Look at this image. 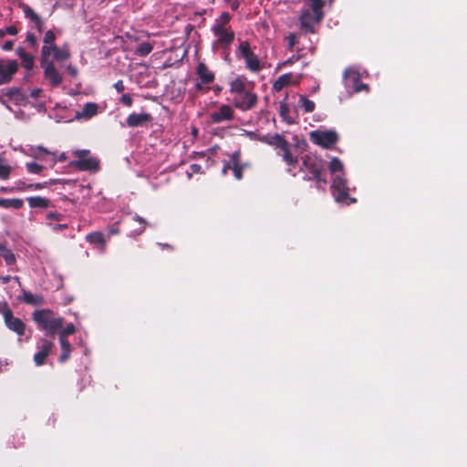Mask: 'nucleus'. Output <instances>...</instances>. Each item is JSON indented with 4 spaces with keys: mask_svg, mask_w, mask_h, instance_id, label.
<instances>
[{
    "mask_svg": "<svg viewBox=\"0 0 467 467\" xmlns=\"http://www.w3.org/2000/svg\"><path fill=\"white\" fill-rule=\"evenodd\" d=\"M25 44H26L27 47H31L34 50H36V47H37V38H36V36L33 33L28 32L26 34Z\"/></svg>",
    "mask_w": 467,
    "mask_h": 467,
    "instance_id": "f704fd0d",
    "label": "nucleus"
},
{
    "mask_svg": "<svg viewBox=\"0 0 467 467\" xmlns=\"http://www.w3.org/2000/svg\"><path fill=\"white\" fill-rule=\"evenodd\" d=\"M33 61L34 60H24V67L26 68V69H30L32 67H33Z\"/></svg>",
    "mask_w": 467,
    "mask_h": 467,
    "instance_id": "6e6d98bb",
    "label": "nucleus"
},
{
    "mask_svg": "<svg viewBox=\"0 0 467 467\" xmlns=\"http://www.w3.org/2000/svg\"><path fill=\"white\" fill-rule=\"evenodd\" d=\"M44 187V184L42 183H36V184H30L27 186V188L34 189V190H39Z\"/></svg>",
    "mask_w": 467,
    "mask_h": 467,
    "instance_id": "864d4df0",
    "label": "nucleus"
},
{
    "mask_svg": "<svg viewBox=\"0 0 467 467\" xmlns=\"http://www.w3.org/2000/svg\"><path fill=\"white\" fill-rule=\"evenodd\" d=\"M47 217L50 218V219H57L58 217V214L55 213H49L47 214Z\"/></svg>",
    "mask_w": 467,
    "mask_h": 467,
    "instance_id": "bf43d9fd",
    "label": "nucleus"
},
{
    "mask_svg": "<svg viewBox=\"0 0 467 467\" xmlns=\"http://www.w3.org/2000/svg\"><path fill=\"white\" fill-rule=\"evenodd\" d=\"M239 50L244 58H251L250 56H252L253 53L247 42H240Z\"/></svg>",
    "mask_w": 467,
    "mask_h": 467,
    "instance_id": "4c0bfd02",
    "label": "nucleus"
},
{
    "mask_svg": "<svg viewBox=\"0 0 467 467\" xmlns=\"http://www.w3.org/2000/svg\"><path fill=\"white\" fill-rule=\"evenodd\" d=\"M312 142L323 148H330L337 141V134L334 130H314L309 133Z\"/></svg>",
    "mask_w": 467,
    "mask_h": 467,
    "instance_id": "39448f33",
    "label": "nucleus"
},
{
    "mask_svg": "<svg viewBox=\"0 0 467 467\" xmlns=\"http://www.w3.org/2000/svg\"><path fill=\"white\" fill-rule=\"evenodd\" d=\"M56 40V35L52 30H48L46 32L44 36L43 41H49V42H55Z\"/></svg>",
    "mask_w": 467,
    "mask_h": 467,
    "instance_id": "37998d69",
    "label": "nucleus"
},
{
    "mask_svg": "<svg viewBox=\"0 0 467 467\" xmlns=\"http://www.w3.org/2000/svg\"><path fill=\"white\" fill-rule=\"evenodd\" d=\"M212 30L215 36L213 47L215 50H222L221 56L228 58L230 56V46L234 41V33L229 31L226 27H221V26H213Z\"/></svg>",
    "mask_w": 467,
    "mask_h": 467,
    "instance_id": "7ed1b4c3",
    "label": "nucleus"
},
{
    "mask_svg": "<svg viewBox=\"0 0 467 467\" xmlns=\"http://www.w3.org/2000/svg\"><path fill=\"white\" fill-rule=\"evenodd\" d=\"M344 78L354 82L353 88L356 92H360L363 89L368 90V85L358 82V75L355 69L347 68L344 72Z\"/></svg>",
    "mask_w": 467,
    "mask_h": 467,
    "instance_id": "a211bd4d",
    "label": "nucleus"
},
{
    "mask_svg": "<svg viewBox=\"0 0 467 467\" xmlns=\"http://www.w3.org/2000/svg\"><path fill=\"white\" fill-rule=\"evenodd\" d=\"M281 150L283 151V160L286 162L287 165H292L296 162V159L294 158L289 152L288 145L285 149H282Z\"/></svg>",
    "mask_w": 467,
    "mask_h": 467,
    "instance_id": "c9c22d12",
    "label": "nucleus"
},
{
    "mask_svg": "<svg viewBox=\"0 0 467 467\" xmlns=\"http://www.w3.org/2000/svg\"><path fill=\"white\" fill-rule=\"evenodd\" d=\"M0 102H1L2 104L5 105V106H6V108H8V109H9V107L6 105V103H5V99H4L2 97H0Z\"/></svg>",
    "mask_w": 467,
    "mask_h": 467,
    "instance_id": "69168bd1",
    "label": "nucleus"
},
{
    "mask_svg": "<svg viewBox=\"0 0 467 467\" xmlns=\"http://www.w3.org/2000/svg\"><path fill=\"white\" fill-rule=\"evenodd\" d=\"M290 74H284L280 76L277 80L274 83V88L276 91H280L284 87L287 86L291 80Z\"/></svg>",
    "mask_w": 467,
    "mask_h": 467,
    "instance_id": "c756f323",
    "label": "nucleus"
},
{
    "mask_svg": "<svg viewBox=\"0 0 467 467\" xmlns=\"http://www.w3.org/2000/svg\"><path fill=\"white\" fill-rule=\"evenodd\" d=\"M110 233H111V234H117V233H118V231H117V230L112 229V230H110Z\"/></svg>",
    "mask_w": 467,
    "mask_h": 467,
    "instance_id": "774afa93",
    "label": "nucleus"
},
{
    "mask_svg": "<svg viewBox=\"0 0 467 467\" xmlns=\"http://www.w3.org/2000/svg\"><path fill=\"white\" fill-rule=\"evenodd\" d=\"M299 102L305 112H312L315 109V103L312 100L307 99L305 96H300Z\"/></svg>",
    "mask_w": 467,
    "mask_h": 467,
    "instance_id": "2f4dec72",
    "label": "nucleus"
},
{
    "mask_svg": "<svg viewBox=\"0 0 467 467\" xmlns=\"http://www.w3.org/2000/svg\"><path fill=\"white\" fill-rule=\"evenodd\" d=\"M237 82L235 79V108L249 109L255 104L256 97L247 90L238 89Z\"/></svg>",
    "mask_w": 467,
    "mask_h": 467,
    "instance_id": "0eeeda50",
    "label": "nucleus"
},
{
    "mask_svg": "<svg viewBox=\"0 0 467 467\" xmlns=\"http://www.w3.org/2000/svg\"><path fill=\"white\" fill-rule=\"evenodd\" d=\"M231 20V16L229 13H223L219 18L215 20L213 26H221V27H225L226 25L229 24Z\"/></svg>",
    "mask_w": 467,
    "mask_h": 467,
    "instance_id": "e433bc0d",
    "label": "nucleus"
},
{
    "mask_svg": "<svg viewBox=\"0 0 467 467\" xmlns=\"http://www.w3.org/2000/svg\"><path fill=\"white\" fill-rule=\"evenodd\" d=\"M19 7L23 10L25 17L34 24L35 28L38 32H42L45 26V21L26 4H19Z\"/></svg>",
    "mask_w": 467,
    "mask_h": 467,
    "instance_id": "f8f14e48",
    "label": "nucleus"
},
{
    "mask_svg": "<svg viewBox=\"0 0 467 467\" xmlns=\"http://www.w3.org/2000/svg\"><path fill=\"white\" fill-rule=\"evenodd\" d=\"M23 200L21 199H4L0 198V207L5 209L18 210L23 206Z\"/></svg>",
    "mask_w": 467,
    "mask_h": 467,
    "instance_id": "b1692460",
    "label": "nucleus"
},
{
    "mask_svg": "<svg viewBox=\"0 0 467 467\" xmlns=\"http://www.w3.org/2000/svg\"><path fill=\"white\" fill-rule=\"evenodd\" d=\"M241 169H242V167H238L237 162L235 161V173H234L235 179H241V177H242Z\"/></svg>",
    "mask_w": 467,
    "mask_h": 467,
    "instance_id": "603ef678",
    "label": "nucleus"
},
{
    "mask_svg": "<svg viewBox=\"0 0 467 467\" xmlns=\"http://www.w3.org/2000/svg\"><path fill=\"white\" fill-rule=\"evenodd\" d=\"M59 342H60L61 348H62V353L60 355L59 360L61 362H64L69 358V355L71 352V346H70L69 342L67 340V338L59 337Z\"/></svg>",
    "mask_w": 467,
    "mask_h": 467,
    "instance_id": "cd10ccee",
    "label": "nucleus"
},
{
    "mask_svg": "<svg viewBox=\"0 0 467 467\" xmlns=\"http://www.w3.org/2000/svg\"><path fill=\"white\" fill-rule=\"evenodd\" d=\"M99 106L95 102L86 103L80 110L76 112L77 119H89L98 114Z\"/></svg>",
    "mask_w": 467,
    "mask_h": 467,
    "instance_id": "dca6fc26",
    "label": "nucleus"
},
{
    "mask_svg": "<svg viewBox=\"0 0 467 467\" xmlns=\"http://www.w3.org/2000/svg\"><path fill=\"white\" fill-rule=\"evenodd\" d=\"M3 316L5 319V323L6 327L10 329L15 331L17 335L23 336L25 334L26 326L22 322L21 319L15 317L13 316L12 311L5 306V309L3 311Z\"/></svg>",
    "mask_w": 467,
    "mask_h": 467,
    "instance_id": "9d476101",
    "label": "nucleus"
},
{
    "mask_svg": "<svg viewBox=\"0 0 467 467\" xmlns=\"http://www.w3.org/2000/svg\"><path fill=\"white\" fill-rule=\"evenodd\" d=\"M33 320L40 329L52 336L62 328L64 323L62 317H57L52 311L47 309L36 310L33 313Z\"/></svg>",
    "mask_w": 467,
    "mask_h": 467,
    "instance_id": "f03ea898",
    "label": "nucleus"
},
{
    "mask_svg": "<svg viewBox=\"0 0 467 467\" xmlns=\"http://www.w3.org/2000/svg\"><path fill=\"white\" fill-rule=\"evenodd\" d=\"M42 93V89L40 88H34L30 92V96L34 99H37L40 97V94Z\"/></svg>",
    "mask_w": 467,
    "mask_h": 467,
    "instance_id": "8fccbe9b",
    "label": "nucleus"
},
{
    "mask_svg": "<svg viewBox=\"0 0 467 467\" xmlns=\"http://www.w3.org/2000/svg\"><path fill=\"white\" fill-rule=\"evenodd\" d=\"M20 299L23 300L25 303L32 306H39L42 305L44 302L42 296L37 294H32L24 289L22 290Z\"/></svg>",
    "mask_w": 467,
    "mask_h": 467,
    "instance_id": "aec40b11",
    "label": "nucleus"
},
{
    "mask_svg": "<svg viewBox=\"0 0 467 467\" xmlns=\"http://www.w3.org/2000/svg\"><path fill=\"white\" fill-rule=\"evenodd\" d=\"M260 62L261 60H246V66L252 71H257L261 67Z\"/></svg>",
    "mask_w": 467,
    "mask_h": 467,
    "instance_id": "a19ab883",
    "label": "nucleus"
},
{
    "mask_svg": "<svg viewBox=\"0 0 467 467\" xmlns=\"http://www.w3.org/2000/svg\"><path fill=\"white\" fill-rule=\"evenodd\" d=\"M5 31V28L0 29V38L4 37L6 35Z\"/></svg>",
    "mask_w": 467,
    "mask_h": 467,
    "instance_id": "e2e57ef3",
    "label": "nucleus"
},
{
    "mask_svg": "<svg viewBox=\"0 0 467 467\" xmlns=\"http://www.w3.org/2000/svg\"><path fill=\"white\" fill-rule=\"evenodd\" d=\"M11 278H12V277H11L10 275H6V276H4V277H2V278H0V279L2 280V282H3L4 284H6V283H8V282H9V280H10Z\"/></svg>",
    "mask_w": 467,
    "mask_h": 467,
    "instance_id": "13d9d810",
    "label": "nucleus"
},
{
    "mask_svg": "<svg viewBox=\"0 0 467 467\" xmlns=\"http://www.w3.org/2000/svg\"><path fill=\"white\" fill-rule=\"evenodd\" d=\"M88 241H89L91 244H100L103 248L105 245V239L102 234L100 233H93L87 236Z\"/></svg>",
    "mask_w": 467,
    "mask_h": 467,
    "instance_id": "7c9ffc66",
    "label": "nucleus"
},
{
    "mask_svg": "<svg viewBox=\"0 0 467 467\" xmlns=\"http://www.w3.org/2000/svg\"><path fill=\"white\" fill-rule=\"evenodd\" d=\"M73 155L78 158L76 161L70 163L79 171H97L99 168V162L96 158L89 156L88 150H76Z\"/></svg>",
    "mask_w": 467,
    "mask_h": 467,
    "instance_id": "20e7f679",
    "label": "nucleus"
},
{
    "mask_svg": "<svg viewBox=\"0 0 467 467\" xmlns=\"http://www.w3.org/2000/svg\"><path fill=\"white\" fill-rule=\"evenodd\" d=\"M328 169L332 176L331 188L336 202L344 203L356 202L355 198L348 197L349 188L347 185L342 161L336 157L332 158Z\"/></svg>",
    "mask_w": 467,
    "mask_h": 467,
    "instance_id": "f257e3e1",
    "label": "nucleus"
},
{
    "mask_svg": "<svg viewBox=\"0 0 467 467\" xmlns=\"http://www.w3.org/2000/svg\"><path fill=\"white\" fill-rule=\"evenodd\" d=\"M26 169L30 173L38 174L43 171V167L36 162L26 163Z\"/></svg>",
    "mask_w": 467,
    "mask_h": 467,
    "instance_id": "58836bf2",
    "label": "nucleus"
},
{
    "mask_svg": "<svg viewBox=\"0 0 467 467\" xmlns=\"http://www.w3.org/2000/svg\"><path fill=\"white\" fill-rule=\"evenodd\" d=\"M135 220L138 221L140 224H145V221L140 217H136Z\"/></svg>",
    "mask_w": 467,
    "mask_h": 467,
    "instance_id": "680f3d73",
    "label": "nucleus"
},
{
    "mask_svg": "<svg viewBox=\"0 0 467 467\" xmlns=\"http://www.w3.org/2000/svg\"><path fill=\"white\" fill-rule=\"evenodd\" d=\"M51 55L53 58H69L70 50L67 44L63 45L62 47L55 46L51 50Z\"/></svg>",
    "mask_w": 467,
    "mask_h": 467,
    "instance_id": "5701e85b",
    "label": "nucleus"
},
{
    "mask_svg": "<svg viewBox=\"0 0 467 467\" xmlns=\"http://www.w3.org/2000/svg\"><path fill=\"white\" fill-rule=\"evenodd\" d=\"M287 38H288V41H289V45H290L291 47H292V46H294V45H295L296 38V35H294V34H290V35L288 36V37H287Z\"/></svg>",
    "mask_w": 467,
    "mask_h": 467,
    "instance_id": "5fc2aeb1",
    "label": "nucleus"
},
{
    "mask_svg": "<svg viewBox=\"0 0 467 467\" xmlns=\"http://www.w3.org/2000/svg\"><path fill=\"white\" fill-rule=\"evenodd\" d=\"M263 141H265L266 143L275 146L276 148H279L280 150L285 149L288 143L287 141L280 135L275 134L271 136H265L262 139Z\"/></svg>",
    "mask_w": 467,
    "mask_h": 467,
    "instance_id": "4be33fe9",
    "label": "nucleus"
},
{
    "mask_svg": "<svg viewBox=\"0 0 467 467\" xmlns=\"http://www.w3.org/2000/svg\"><path fill=\"white\" fill-rule=\"evenodd\" d=\"M13 279H14L16 282H17L19 285H21V284H20V280H19V277H18V276H15V277H13Z\"/></svg>",
    "mask_w": 467,
    "mask_h": 467,
    "instance_id": "338daca9",
    "label": "nucleus"
},
{
    "mask_svg": "<svg viewBox=\"0 0 467 467\" xmlns=\"http://www.w3.org/2000/svg\"><path fill=\"white\" fill-rule=\"evenodd\" d=\"M17 68L18 64L16 60H0V85L8 83Z\"/></svg>",
    "mask_w": 467,
    "mask_h": 467,
    "instance_id": "9b49d317",
    "label": "nucleus"
},
{
    "mask_svg": "<svg viewBox=\"0 0 467 467\" xmlns=\"http://www.w3.org/2000/svg\"><path fill=\"white\" fill-rule=\"evenodd\" d=\"M232 116V109L228 106H222L216 112L211 114L213 122L218 123L225 119H229Z\"/></svg>",
    "mask_w": 467,
    "mask_h": 467,
    "instance_id": "412c9836",
    "label": "nucleus"
},
{
    "mask_svg": "<svg viewBox=\"0 0 467 467\" xmlns=\"http://www.w3.org/2000/svg\"><path fill=\"white\" fill-rule=\"evenodd\" d=\"M151 119V117L149 113L141 112V113H131L127 118V124L129 127H139Z\"/></svg>",
    "mask_w": 467,
    "mask_h": 467,
    "instance_id": "f3484780",
    "label": "nucleus"
},
{
    "mask_svg": "<svg viewBox=\"0 0 467 467\" xmlns=\"http://www.w3.org/2000/svg\"><path fill=\"white\" fill-rule=\"evenodd\" d=\"M300 29L305 34H316L317 30L315 26L319 25L322 20H316L314 13L309 10L301 9L299 16Z\"/></svg>",
    "mask_w": 467,
    "mask_h": 467,
    "instance_id": "1a4fd4ad",
    "label": "nucleus"
},
{
    "mask_svg": "<svg viewBox=\"0 0 467 467\" xmlns=\"http://www.w3.org/2000/svg\"><path fill=\"white\" fill-rule=\"evenodd\" d=\"M12 168L7 165L3 159L0 158V179L6 180L9 178Z\"/></svg>",
    "mask_w": 467,
    "mask_h": 467,
    "instance_id": "473e14b6",
    "label": "nucleus"
},
{
    "mask_svg": "<svg viewBox=\"0 0 467 467\" xmlns=\"http://www.w3.org/2000/svg\"><path fill=\"white\" fill-rule=\"evenodd\" d=\"M53 347V343L47 339H40L37 348L39 350L34 356V361L36 366L43 365L46 358L49 355Z\"/></svg>",
    "mask_w": 467,
    "mask_h": 467,
    "instance_id": "4468645a",
    "label": "nucleus"
},
{
    "mask_svg": "<svg viewBox=\"0 0 467 467\" xmlns=\"http://www.w3.org/2000/svg\"><path fill=\"white\" fill-rule=\"evenodd\" d=\"M26 200L31 208H47L49 205V201L40 196L28 197Z\"/></svg>",
    "mask_w": 467,
    "mask_h": 467,
    "instance_id": "393cba45",
    "label": "nucleus"
},
{
    "mask_svg": "<svg viewBox=\"0 0 467 467\" xmlns=\"http://www.w3.org/2000/svg\"><path fill=\"white\" fill-rule=\"evenodd\" d=\"M67 159L66 157V154L63 152L59 155V157H57V155L55 154V160H56V162L57 161H64L65 160Z\"/></svg>",
    "mask_w": 467,
    "mask_h": 467,
    "instance_id": "4d7b16f0",
    "label": "nucleus"
},
{
    "mask_svg": "<svg viewBox=\"0 0 467 467\" xmlns=\"http://www.w3.org/2000/svg\"><path fill=\"white\" fill-rule=\"evenodd\" d=\"M198 78L201 82L196 83L195 88L198 90L202 89V84H210L214 79V74L202 62L199 63L196 68Z\"/></svg>",
    "mask_w": 467,
    "mask_h": 467,
    "instance_id": "ddd939ff",
    "label": "nucleus"
},
{
    "mask_svg": "<svg viewBox=\"0 0 467 467\" xmlns=\"http://www.w3.org/2000/svg\"><path fill=\"white\" fill-rule=\"evenodd\" d=\"M0 256L4 258L7 265H13L16 262V255L14 253L2 243H0Z\"/></svg>",
    "mask_w": 467,
    "mask_h": 467,
    "instance_id": "a878e982",
    "label": "nucleus"
},
{
    "mask_svg": "<svg viewBox=\"0 0 467 467\" xmlns=\"http://www.w3.org/2000/svg\"><path fill=\"white\" fill-rule=\"evenodd\" d=\"M32 154L34 157L43 160L46 156H51L53 162H56L55 153L48 151L47 149L38 146L36 148L32 149Z\"/></svg>",
    "mask_w": 467,
    "mask_h": 467,
    "instance_id": "c85d7f7f",
    "label": "nucleus"
},
{
    "mask_svg": "<svg viewBox=\"0 0 467 467\" xmlns=\"http://www.w3.org/2000/svg\"><path fill=\"white\" fill-rule=\"evenodd\" d=\"M66 71H67L73 78L77 77L78 75V69L72 65L67 66Z\"/></svg>",
    "mask_w": 467,
    "mask_h": 467,
    "instance_id": "49530a36",
    "label": "nucleus"
},
{
    "mask_svg": "<svg viewBox=\"0 0 467 467\" xmlns=\"http://www.w3.org/2000/svg\"><path fill=\"white\" fill-rule=\"evenodd\" d=\"M114 87H115V88L117 89L118 92H122L124 90V85H123V82L121 80H119L118 82H116L114 84Z\"/></svg>",
    "mask_w": 467,
    "mask_h": 467,
    "instance_id": "3c124183",
    "label": "nucleus"
},
{
    "mask_svg": "<svg viewBox=\"0 0 467 467\" xmlns=\"http://www.w3.org/2000/svg\"><path fill=\"white\" fill-rule=\"evenodd\" d=\"M288 111L287 106L285 103L280 104V115L285 119V115Z\"/></svg>",
    "mask_w": 467,
    "mask_h": 467,
    "instance_id": "09e8293b",
    "label": "nucleus"
},
{
    "mask_svg": "<svg viewBox=\"0 0 467 467\" xmlns=\"http://www.w3.org/2000/svg\"><path fill=\"white\" fill-rule=\"evenodd\" d=\"M229 169H232L231 165L230 164L225 165L223 168V173L225 174L227 172V170H229Z\"/></svg>",
    "mask_w": 467,
    "mask_h": 467,
    "instance_id": "052dcab7",
    "label": "nucleus"
},
{
    "mask_svg": "<svg viewBox=\"0 0 467 467\" xmlns=\"http://www.w3.org/2000/svg\"><path fill=\"white\" fill-rule=\"evenodd\" d=\"M42 67L44 68L45 79L51 87H57L61 84L63 78L59 72V68L52 60H43Z\"/></svg>",
    "mask_w": 467,
    "mask_h": 467,
    "instance_id": "423d86ee",
    "label": "nucleus"
},
{
    "mask_svg": "<svg viewBox=\"0 0 467 467\" xmlns=\"http://www.w3.org/2000/svg\"><path fill=\"white\" fill-rule=\"evenodd\" d=\"M75 332V326L73 324L67 325L64 329H62L59 333V337L66 338L68 335H71Z\"/></svg>",
    "mask_w": 467,
    "mask_h": 467,
    "instance_id": "ea45409f",
    "label": "nucleus"
},
{
    "mask_svg": "<svg viewBox=\"0 0 467 467\" xmlns=\"http://www.w3.org/2000/svg\"><path fill=\"white\" fill-rule=\"evenodd\" d=\"M16 54L18 55L19 58H35L33 55L26 53L21 47H17Z\"/></svg>",
    "mask_w": 467,
    "mask_h": 467,
    "instance_id": "79ce46f5",
    "label": "nucleus"
},
{
    "mask_svg": "<svg viewBox=\"0 0 467 467\" xmlns=\"http://www.w3.org/2000/svg\"><path fill=\"white\" fill-rule=\"evenodd\" d=\"M303 166L313 175V178L318 182L326 183L325 179H321L323 171L322 160L314 155H306L303 160Z\"/></svg>",
    "mask_w": 467,
    "mask_h": 467,
    "instance_id": "6e6552de",
    "label": "nucleus"
},
{
    "mask_svg": "<svg viewBox=\"0 0 467 467\" xmlns=\"http://www.w3.org/2000/svg\"><path fill=\"white\" fill-rule=\"evenodd\" d=\"M120 100L126 106H131L132 104V99L129 94H123Z\"/></svg>",
    "mask_w": 467,
    "mask_h": 467,
    "instance_id": "c03bdc74",
    "label": "nucleus"
},
{
    "mask_svg": "<svg viewBox=\"0 0 467 467\" xmlns=\"http://www.w3.org/2000/svg\"><path fill=\"white\" fill-rule=\"evenodd\" d=\"M5 96L8 99L16 105H24L26 101V97L22 93L19 88H10L6 91Z\"/></svg>",
    "mask_w": 467,
    "mask_h": 467,
    "instance_id": "6ab92c4d",
    "label": "nucleus"
},
{
    "mask_svg": "<svg viewBox=\"0 0 467 467\" xmlns=\"http://www.w3.org/2000/svg\"><path fill=\"white\" fill-rule=\"evenodd\" d=\"M5 34L15 36L17 34L18 30L16 26H9L5 28Z\"/></svg>",
    "mask_w": 467,
    "mask_h": 467,
    "instance_id": "a18cd8bd",
    "label": "nucleus"
},
{
    "mask_svg": "<svg viewBox=\"0 0 467 467\" xmlns=\"http://www.w3.org/2000/svg\"><path fill=\"white\" fill-rule=\"evenodd\" d=\"M325 0L304 1L303 10H309L314 13L316 20H323L325 16Z\"/></svg>",
    "mask_w": 467,
    "mask_h": 467,
    "instance_id": "2eb2a0df",
    "label": "nucleus"
},
{
    "mask_svg": "<svg viewBox=\"0 0 467 467\" xmlns=\"http://www.w3.org/2000/svg\"><path fill=\"white\" fill-rule=\"evenodd\" d=\"M144 230V226L140 227L139 230H136V234H140Z\"/></svg>",
    "mask_w": 467,
    "mask_h": 467,
    "instance_id": "0e129e2a",
    "label": "nucleus"
},
{
    "mask_svg": "<svg viewBox=\"0 0 467 467\" xmlns=\"http://www.w3.org/2000/svg\"><path fill=\"white\" fill-rule=\"evenodd\" d=\"M152 50V46L148 42H142L137 45L134 49V55L138 57H146Z\"/></svg>",
    "mask_w": 467,
    "mask_h": 467,
    "instance_id": "bb28decb",
    "label": "nucleus"
},
{
    "mask_svg": "<svg viewBox=\"0 0 467 467\" xmlns=\"http://www.w3.org/2000/svg\"><path fill=\"white\" fill-rule=\"evenodd\" d=\"M44 46L42 47L41 50V58H48L51 56V50L55 47L56 44L55 42H49V41H43Z\"/></svg>",
    "mask_w": 467,
    "mask_h": 467,
    "instance_id": "72a5a7b5",
    "label": "nucleus"
},
{
    "mask_svg": "<svg viewBox=\"0 0 467 467\" xmlns=\"http://www.w3.org/2000/svg\"><path fill=\"white\" fill-rule=\"evenodd\" d=\"M13 46H14V41L8 40L4 43V45L2 46V48L4 50L9 51L13 48Z\"/></svg>",
    "mask_w": 467,
    "mask_h": 467,
    "instance_id": "de8ad7c7",
    "label": "nucleus"
}]
</instances>
